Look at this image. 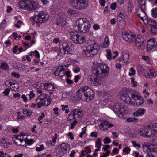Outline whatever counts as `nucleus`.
<instances>
[{"label":"nucleus","instance_id":"9","mask_svg":"<svg viewBox=\"0 0 157 157\" xmlns=\"http://www.w3.org/2000/svg\"><path fill=\"white\" fill-rule=\"evenodd\" d=\"M70 4L72 7L78 10L85 9L88 6V0H71Z\"/></svg>","mask_w":157,"mask_h":157},{"label":"nucleus","instance_id":"42","mask_svg":"<svg viewBox=\"0 0 157 157\" xmlns=\"http://www.w3.org/2000/svg\"><path fill=\"white\" fill-rule=\"evenodd\" d=\"M141 98V96L132 94V96L131 98L132 100H134V101H136L137 100H138V99L139 98Z\"/></svg>","mask_w":157,"mask_h":157},{"label":"nucleus","instance_id":"3","mask_svg":"<svg viewBox=\"0 0 157 157\" xmlns=\"http://www.w3.org/2000/svg\"><path fill=\"white\" fill-rule=\"evenodd\" d=\"M91 25L86 18L79 19L75 21V29L79 32L85 33L90 30Z\"/></svg>","mask_w":157,"mask_h":157},{"label":"nucleus","instance_id":"50","mask_svg":"<svg viewBox=\"0 0 157 157\" xmlns=\"http://www.w3.org/2000/svg\"><path fill=\"white\" fill-rule=\"evenodd\" d=\"M107 53V57L108 59H111V52L110 49H108L106 51Z\"/></svg>","mask_w":157,"mask_h":157},{"label":"nucleus","instance_id":"16","mask_svg":"<svg viewBox=\"0 0 157 157\" xmlns=\"http://www.w3.org/2000/svg\"><path fill=\"white\" fill-rule=\"evenodd\" d=\"M143 8V7H137V8L136 9V11L138 16L143 21L144 19H146L147 17L145 12L146 8Z\"/></svg>","mask_w":157,"mask_h":157},{"label":"nucleus","instance_id":"13","mask_svg":"<svg viewBox=\"0 0 157 157\" xmlns=\"http://www.w3.org/2000/svg\"><path fill=\"white\" fill-rule=\"evenodd\" d=\"M132 94L129 91H126L123 93L121 95V100L127 104H133V101L131 98Z\"/></svg>","mask_w":157,"mask_h":157},{"label":"nucleus","instance_id":"2","mask_svg":"<svg viewBox=\"0 0 157 157\" xmlns=\"http://www.w3.org/2000/svg\"><path fill=\"white\" fill-rule=\"evenodd\" d=\"M76 95L83 101L89 102L93 99L94 93L89 86H83L77 91Z\"/></svg>","mask_w":157,"mask_h":157},{"label":"nucleus","instance_id":"1","mask_svg":"<svg viewBox=\"0 0 157 157\" xmlns=\"http://www.w3.org/2000/svg\"><path fill=\"white\" fill-rule=\"evenodd\" d=\"M109 69L105 64L94 63L91 68L92 75L87 76V82L91 85H100L102 84L104 79L109 75Z\"/></svg>","mask_w":157,"mask_h":157},{"label":"nucleus","instance_id":"39","mask_svg":"<svg viewBox=\"0 0 157 157\" xmlns=\"http://www.w3.org/2000/svg\"><path fill=\"white\" fill-rule=\"evenodd\" d=\"M128 10L129 11H131L133 8V3L131 1H129L128 3Z\"/></svg>","mask_w":157,"mask_h":157},{"label":"nucleus","instance_id":"32","mask_svg":"<svg viewBox=\"0 0 157 157\" xmlns=\"http://www.w3.org/2000/svg\"><path fill=\"white\" fill-rule=\"evenodd\" d=\"M91 152L90 149L88 147H86L84 150H82L81 153V155L84 156H86V155L90 153Z\"/></svg>","mask_w":157,"mask_h":157},{"label":"nucleus","instance_id":"27","mask_svg":"<svg viewBox=\"0 0 157 157\" xmlns=\"http://www.w3.org/2000/svg\"><path fill=\"white\" fill-rule=\"evenodd\" d=\"M138 5L139 6L138 7H143V8H146V0H137Z\"/></svg>","mask_w":157,"mask_h":157},{"label":"nucleus","instance_id":"34","mask_svg":"<svg viewBox=\"0 0 157 157\" xmlns=\"http://www.w3.org/2000/svg\"><path fill=\"white\" fill-rule=\"evenodd\" d=\"M101 140L100 138H99L96 140V141L95 147H97L101 148Z\"/></svg>","mask_w":157,"mask_h":157},{"label":"nucleus","instance_id":"25","mask_svg":"<svg viewBox=\"0 0 157 157\" xmlns=\"http://www.w3.org/2000/svg\"><path fill=\"white\" fill-rule=\"evenodd\" d=\"M65 17H62V18L60 17L58 20V21L56 23V24L57 25H61L62 26V25L65 24Z\"/></svg>","mask_w":157,"mask_h":157},{"label":"nucleus","instance_id":"53","mask_svg":"<svg viewBox=\"0 0 157 157\" xmlns=\"http://www.w3.org/2000/svg\"><path fill=\"white\" fill-rule=\"evenodd\" d=\"M97 132H92L90 134V136L92 137L96 138L97 137Z\"/></svg>","mask_w":157,"mask_h":157},{"label":"nucleus","instance_id":"55","mask_svg":"<svg viewBox=\"0 0 157 157\" xmlns=\"http://www.w3.org/2000/svg\"><path fill=\"white\" fill-rule=\"evenodd\" d=\"M132 143L133 144V146L134 147H137L138 148H140L141 147L140 145L136 143V142L134 141H132Z\"/></svg>","mask_w":157,"mask_h":157},{"label":"nucleus","instance_id":"46","mask_svg":"<svg viewBox=\"0 0 157 157\" xmlns=\"http://www.w3.org/2000/svg\"><path fill=\"white\" fill-rule=\"evenodd\" d=\"M152 122H148L145 124L144 127L146 128H152Z\"/></svg>","mask_w":157,"mask_h":157},{"label":"nucleus","instance_id":"58","mask_svg":"<svg viewBox=\"0 0 157 157\" xmlns=\"http://www.w3.org/2000/svg\"><path fill=\"white\" fill-rule=\"evenodd\" d=\"M44 149V146L43 145H41L40 147H37L36 148V150L37 151H40Z\"/></svg>","mask_w":157,"mask_h":157},{"label":"nucleus","instance_id":"29","mask_svg":"<svg viewBox=\"0 0 157 157\" xmlns=\"http://www.w3.org/2000/svg\"><path fill=\"white\" fill-rule=\"evenodd\" d=\"M123 59L124 62H127L129 59V54L126 52L122 53Z\"/></svg>","mask_w":157,"mask_h":157},{"label":"nucleus","instance_id":"35","mask_svg":"<svg viewBox=\"0 0 157 157\" xmlns=\"http://www.w3.org/2000/svg\"><path fill=\"white\" fill-rule=\"evenodd\" d=\"M138 121V118L135 117H130L127 119V121L128 122H137Z\"/></svg>","mask_w":157,"mask_h":157},{"label":"nucleus","instance_id":"57","mask_svg":"<svg viewBox=\"0 0 157 157\" xmlns=\"http://www.w3.org/2000/svg\"><path fill=\"white\" fill-rule=\"evenodd\" d=\"M21 97L23 101L24 102H26L27 101L28 99L26 95L24 94H22L21 96Z\"/></svg>","mask_w":157,"mask_h":157},{"label":"nucleus","instance_id":"43","mask_svg":"<svg viewBox=\"0 0 157 157\" xmlns=\"http://www.w3.org/2000/svg\"><path fill=\"white\" fill-rule=\"evenodd\" d=\"M151 31L153 34H156L157 33V25L151 27Z\"/></svg>","mask_w":157,"mask_h":157},{"label":"nucleus","instance_id":"59","mask_svg":"<svg viewBox=\"0 0 157 157\" xmlns=\"http://www.w3.org/2000/svg\"><path fill=\"white\" fill-rule=\"evenodd\" d=\"M73 71L75 73H77L80 71V68L78 67H76L73 69Z\"/></svg>","mask_w":157,"mask_h":157},{"label":"nucleus","instance_id":"24","mask_svg":"<svg viewBox=\"0 0 157 157\" xmlns=\"http://www.w3.org/2000/svg\"><path fill=\"white\" fill-rule=\"evenodd\" d=\"M110 42L108 36H106L104 38V41L102 43L101 46L103 48H107L109 45Z\"/></svg>","mask_w":157,"mask_h":157},{"label":"nucleus","instance_id":"44","mask_svg":"<svg viewBox=\"0 0 157 157\" xmlns=\"http://www.w3.org/2000/svg\"><path fill=\"white\" fill-rule=\"evenodd\" d=\"M7 25L6 21L5 20H3L2 23L0 24V27L4 29Z\"/></svg>","mask_w":157,"mask_h":157},{"label":"nucleus","instance_id":"37","mask_svg":"<svg viewBox=\"0 0 157 157\" xmlns=\"http://www.w3.org/2000/svg\"><path fill=\"white\" fill-rule=\"evenodd\" d=\"M13 140L14 141V143H15V141H16L17 142V143H18V141H19L20 143H21V136H19V135H17V136H15L13 138Z\"/></svg>","mask_w":157,"mask_h":157},{"label":"nucleus","instance_id":"28","mask_svg":"<svg viewBox=\"0 0 157 157\" xmlns=\"http://www.w3.org/2000/svg\"><path fill=\"white\" fill-rule=\"evenodd\" d=\"M69 145L67 143H63L61 144V147L66 152L68 151L69 149Z\"/></svg>","mask_w":157,"mask_h":157},{"label":"nucleus","instance_id":"41","mask_svg":"<svg viewBox=\"0 0 157 157\" xmlns=\"http://www.w3.org/2000/svg\"><path fill=\"white\" fill-rule=\"evenodd\" d=\"M147 48L148 51H151L155 47V46L154 44L150 45L147 44Z\"/></svg>","mask_w":157,"mask_h":157},{"label":"nucleus","instance_id":"40","mask_svg":"<svg viewBox=\"0 0 157 157\" xmlns=\"http://www.w3.org/2000/svg\"><path fill=\"white\" fill-rule=\"evenodd\" d=\"M150 71L151 75H152V76L155 77L157 75V72L154 69H151L150 70Z\"/></svg>","mask_w":157,"mask_h":157},{"label":"nucleus","instance_id":"26","mask_svg":"<svg viewBox=\"0 0 157 157\" xmlns=\"http://www.w3.org/2000/svg\"><path fill=\"white\" fill-rule=\"evenodd\" d=\"M23 113L28 117H30L32 114V112L29 109H27L25 108L22 109Z\"/></svg>","mask_w":157,"mask_h":157},{"label":"nucleus","instance_id":"10","mask_svg":"<svg viewBox=\"0 0 157 157\" xmlns=\"http://www.w3.org/2000/svg\"><path fill=\"white\" fill-rule=\"evenodd\" d=\"M126 109L124 103L118 102L116 103L113 108V111L120 118H123Z\"/></svg>","mask_w":157,"mask_h":157},{"label":"nucleus","instance_id":"8","mask_svg":"<svg viewBox=\"0 0 157 157\" xmlns=\"http://www.w3.org/2000/svg\"><path fill=\"white\" fill-rule=\"evenodd\" d=\"M98 46L94 41L86 47V50L84 52V55L87 57H92L96 55L98 52Z\"/></svg>","mask_w":157,"mask_h":157},{"label":"nucleus","instance_id":"54","mask_svg":"<svg viewBox=\"0 0 157 157\" xmlns=\"http://www.w3.org/2000/svg\"><path fill=\"white\" fill-rule=\"evenodd\" d=\"M10 91V90L8 88H6V89L3 92V93L5 95L7 96L8 95L9 92Z\"/></svg>","mask_w":157,"mask_h":157},{"label":"nucleus","instance_id":"21","mask_svg":"<svg viewBox=\"0 0 157 157\" xmlns=\"http://www.w3.org/2000/svg\"><path fill=\"white\" fill-rule=\"evenodd\" d=\"M54 84H52L50 83H42L41 84V86L42 87H43V89L48 91L52 90L55 88Z\"/></svg>","mask_w":157,"mask_h":157},{"label":"nucleus","instance_id":"4","mask_svg":"<svg viewBox=\"0 0 157 157\" xmlns=\"http://www.w3.org/2000/svg\"><path fill=\"white\" fill-rule=\"evenodd\" d=\"M37 92L40 94L37 97L36 100V101L38 107L40 108L42 106L49 105L51 102L50 97L45 93L42 94V91L41 90L38 89Z\"/></svg>","mask_w":157,"mask_h":157},{"label":"nucleus","instance_id":"48","mask_svg":"<svg viewBox=\"0 0 157 157\" xmlns=\"http://www.w3.org/2000/svg\"><path fill=\"white\" fill-rule=\"evenodd\" d=\"M131 79L132 85L134 87H136L137 86V83L136 81H134V78L132 77Z\"/></svg>","mask_w":157,"mask_h":157},{"label":"nucleus","instance_id":"20","mask_svg":"<svg viewBox=\"0 0 157 157\" xmlns=\"http://www.w3.org/2000/svg\"><path fill=\"white\" fill-rule=\"evenodd\" d=\"M143 23L145 25H148L153 27L157 25V22L154 20L147 17L143 20Z\"/></svg>","mask_w":157,"mask_h":157},{"label":"nucleus","instance_id":"22","mask_svg":"<svg viewBox=\"0 0 157 157\" xmlns=\"http://www.w3.org/2000/svg\"><path fill=\"white\" fill-rule=\"evenodd\" d=\"M33 140L32 139H27L25 140V143L24 144H18L17 142L15 141V144L18 146H21L23 147L26 146L27 144L28 145H31L33 143Z\"/></svg>","mask_w":157,"mask_h":157},{"label":"nucleus","instance_id":"15","mask_svg":"<svg viewBox=\"0 0 157 157\" xmlns=\"http://www.w3.org/2000/svg\"><path fill=\"white\" fill-rule=\"evenodd\" d=\"M5 85L7 87H10L12 90H15L19 88V85L15 80H10L6 81Z\"/></svg>","mask_w":157,"mask_h":157},{"label":"nucleus","instance_id":"14","mask_svg":"<svg viewBox=\"0 0 157 157\" xmlns=\"http://www.w3.org/2000/svg\"><path fill=\"white\" fill-rule=\"evenodd\" d=\"M134 41H135L136 46L139 50L144 49L145 47L144 43L145 40L144 38L141 35H139L137 37L134 38Z\"/></svg>","mask_w":157,"mask_h":157},{"label":"nucleus","instance_id":"61","mask_svg":"<svg viewBox=\"0 0 157 157\" xmlns=\"http://www.w3.org/2000/svg\"><path fill=\"white\" fill-rule=\"evenodd\" d=\"M110 7L112 10H115L116 8V3L114 2L112 3L110 5Z\"/></svg>","mask_w":157,"mask_h":157},{"label":"nucleus","instance_id":"7","mask_svg":"<svg viewBox=\"0 0 157 157\" xmlns=\"http://www.w3.org/2000/svg\"><path fill=\"white\" fill-rule=\"evenodd\" d=\"M34 15L35 16L33 17V20L39 25V24L46 22L49 18L48 14L44 11L35 12Z\"/></svg>","mask_w":157,"mask_h":157},{"label":"nucleus","instance_id":"63","mask_svg":"<svg viewBox=\"0 0 157 157\" xmlns=\"http://www.w3.org/2000/svg\"><path fill=\"white\" fill-rule=\"evenodd\" d=\"M0 153V157H6L8 155L6 153H4L2 151H1Z\"/></svg>","mask_w":157,"mask_h":157},{"label":"nucleus","instance_id":"23","mask_svg":"<svg viewBox=\"0 0 157 157\" xmlns=\"http://www.w3.org/2000/svg\"><path fill=\"white\" fill-rule=\"evenodd\" d=\"M146 110L144 108H140L133 113V116L135 117L141 116L144 115Z\"/></svg>","mask_w":157,"mask_h":157},{"label":"nucleus","instance_id":"62","mask_svg":"<svg viewBox=\"0 0 157 157\" xmlns=\"http://www.w3.org/2000/svg\"><path fill=\"white\" fill-rule=\"evenodd\" d=\"M22 22L21 21H17V23L15 24V26L17 28H20V25L22 24Z\"/></svg>","mask_w":157,"mask_h":157},{"label":"nucleus","instance_id":"36","mask_svg":"<svg viewBox=\"0 0 157 157\" xmlns=\"http://www.w3.org/2000/svg\"><path fill=\"white\" fill-rule=\"evenodd\" d=\"M144 132V130L140 131L139 132V135L144 137L148 138H150V136H148V135H146Z\"/></svg>","mask_w":157,"mask_h":157},{"label":"nucleus","instance_id":"18","mask_svg":"<svg viewBox=\"0 0 157 157\" xmlns=\"http://www.w3.org/2000/svg\"><path fill=\"white\" fill-rule=\"evenodd\" d=\"M122 36L124 40L127 42L134 41L135 35H133L132 33H122Z\"/></svg>","mask_w":157,"mask_h":157},{"label":"nucleus","instance_id":"11","mask_svg":"<svg viewBox=\"0 0 157 157\" xmlns=\"http://www.w3.org/2000/svg\"><path fill=\"white\" fill-rule=\"evenodd\" d=\"M59 52L64 54H69L72 53L74 49V45L70 42L64 43L59 45Z\"/></svg>","mask_w":157,"mask_h":157},{"label":"nucleus","instance_id":"19","mask_svg":"<svg viewBox=\"0 0 157 157\" xmlns=\"http://www.w3.org/2000/svg\"><path fill=\"white\" fill-rule=\"evenodd\" d=\"M113 125L112 124H109L106 121H104L101 123L99 125L100 128L102 130H106L109 128L112 127Z\"/></svg>","mask_w":157,"mask_h":157},{"label":"nucleus","instance_id":"64","mask_svg":"<svg viewBox=\"0 0 157 157\" xmlns=\"http://www.w3.org/2000/svg\"><path fill=\"white\" fill-rule=\"evenodd\" d=\"M134 154H135L136 157H143L142 155H139V153L137 152L134 151Z\"/></svg>","mask_w":157,"mask_h":157},{"label":"nucleus","instance_id":"51","mask_svg":"<svg viewBox=\"0 0 157 157\" xmlns=\"http://www.w3.org/2000/svg\"><path fill=\"white\" fill-rule=\"evenodd\" d=\"M131 150L128 147H125L123 150V152H125L127 154L129 153Z\"/></svg>","mask_w":157,"mask_h":157},{"label":"nucleus","instance_id":"49","mask_svg":"<svg viewBox=\"0 0 157 157\" xmlns=\"http://www.w3.org/2000/svg\"><path fill=\"white\" fill-rule=\"evenodd\" d=\"M28 95L29 96V99L32 100L33 98L35 97V95L33 91H31L29 94H28Z\"/></svg>","mask_w":157,"mask_h":157},{"label":"nucleus","instance_id":"45","mask_svg":"<svg viewBox=\"0 0 157 157\" xmlns=\"http://www.w3.org/2000/svg\"><path fill=\"white\" fill-rule=\"evenodd\" d=\"M66 153V151L63 150L61 147L59 148L58 151V153L61 156L63 155Z\"/></svg>","mask_w":157,"mask_h":157},{"label":"nucleus","instance_id":"52","mask_svg":"<svg viewBox=\"0 0 157 157\" xmlns=\"http://www.w3.org/2000/svg\"><path fill=\"white\" fill-rule=\"evenodd\" d=\"M104 142L105 144H109L111 143V140L109 138L106 137L104 139Z\"/></svg>","mask_w":157,"mask_h":157},{"label":"nucleus","instance_id":"33","mask_svg":"<svg viewBox=\"0 0 157 157\" xmlns=\"http://www.w3.org/2000/svg\"><path fill=\"white\" fill-rule=\"evenodd\" d=\"M152 16L154 18L157 17V8H153L151 11Z\"/></svg>","mask_w":157,"mask_h":157},{"label":"nucleus","instance_id":"60","mask_svg":"<svg viewBox=\"0 0 157 157\" xmlns=\"http://www.w3.org/2000/svg\"><path fill=\"white\" fill-rule=\"evenodd\" d=\"M152 144L153 145H157V136H156L152 140Z\"/></svg>","mask_w":157,"mask_h":157},{"label":"nucleus","instance_id":"30","mask_svg":"<svg viewBox=\"0 0 157 157\" xmlns=\"http://www.w3.org/2000/svg\"><path fill=\"white\" fill-rule=\"evenodd\" d=\"M0 68L3 69V70L6 71L9 70V67L8 64L5 62H4L1 63Z\"/></svg>","mask_w":157,"mask_h":157},{"label":"nucleus","instance_id":"6","mask_svg":"<svg viewBox=\"0 0 157 157\" xmlns=\"http://www.w3.org/2000/svg\"><path fill=\"white\" fill-rule=\"evenodd\" d=\"M20 8L31 11L35 10L39 4L36 1L31 0H21L18 4Z\"/></svg>","mask_w":157,"mask_h":157},{"label":"nucleus","instance_id":"17","mask_svg":"<svg viewBox=\"0 0 157 157\" xmlns=\"http://www.w3.org/2000/svg\"><path fill=\"white\" fill-rule=\"evenodd\" d=\"M65 68L63 65L58 66L54 71V75L56 76L62 78L64 75Z\"/></svg>","mask_w":157,"mask_h":157},{"label":"nucleus","instance_id":"38","mask_svg":"<svg viewBox=\"0 0 157 157\" xmlns=\"http://www.w3.org/2000/svg\"><path fill=\"white\" fill-rule=\"evenodd\" d=\"M151 134L148 135L150 136V137H153L157 134V131L155 129H152L150 131Z\"/></svg>","mask_w":157,"mask_h":157},{"label":"nucleus","instance_id":"31","mask_svg":"<svg viewBox=\"0 0 157 157\" xmlns=\"http://www.w3.org/2000/svg\"><path fill=\"white\" fill-rule=\"evenodd\" d=\"M138 100V102L137 101L136 102L133 103V104L132 105H135V106H139L142 105L144 102V99L142 97H141V98H139Z\"/></svg>","mask_w":157,"mask_h":157},{"label":"nucleus","instance_id":"47","mask_svg":"<svg viewBox=\"0 0 157 157\" xmlns=\"http://www.w3.org/2000/svg\"><path fill=\"white\" fill-rule=\"evenodd\" d=\"M11 75L17 78H19L20 77V75L19 73L15 72H12L11 73Z\"/></svg>","mask_w":157,"mask_h":157},{"label":"nucleus","instance_id":"12","mask_svg":"<svg viewBox=\"0 0 157 157\" xmlns=\"http://www.w3.org/2000/svg\"><path fill=\"white\" fill-rule=\"evenodd\" d=\"M69 34L71 39L75 44H82L85 41V37L77 32H71L69 33Z\"/></svg>","mask_w":157,"mask_h":157},{"label":"nucleus","instance_id":"56","mask_svg":"<svg viewBox=\"0 0 157 157\" xmlns=\"http://www.w3.org/2000/svg\"><path fill=\"white\" fill-rule=\"evenodd\" d=\"M68 14L70 16H72L74 14V10L71 9H69L67 10Z\"/></svg>","mask_w":157,"mask_h":157},{"label":"nucleus","instance_id":"5","mask_svg":"<svg viewBox=\"0 0 157 157\" xmlns=\"http://www.w3.org/2000/svg\"><path fill=\"white\" fill-rule=\"evenodd\" d=\"M82 111L79 109H75L70 112L67 117V120L71 121L74 120L71 124L70 128L73 129L78 123L77 120L81 118L83 115Z\"/></svg>","mask_w":157,"mask_h":157}]
</instances>
